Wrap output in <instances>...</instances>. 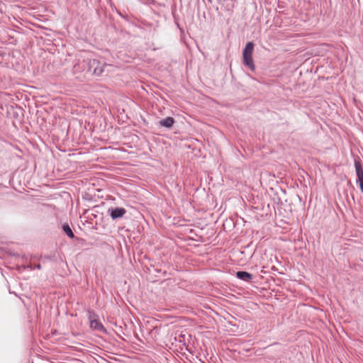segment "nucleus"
Here are the masks:
<instances>
[{
    "mask_svg": "<svg viewBox=\"0 0 363 363\" xmlns=\"http://www.w3.org/2000/svg\"><path fill=\"white\" fill-rule=\"evenodd\" d=\"M208 2L211 3L212 2V0H208Z\"/></svg>",
    "mask_w": 363,
    "mask_h": 363,
    "instance_id": "12",
    "label": "nucleus"
},
{
    "mask_svg": "<svg viewBox=\"0 0 363 363\" xmlns=\"http://www.w3.org/2000/svg\"><path fill=\"white\" fill-rule=\"evenodd\" d=\"M236 277L239 279L247 282H250L252 279V274L244 271H238L236 273Z\"/></svg>",
    "mask_w": 363,
    "mask_h": 363,
    "instance_id": "5",
    "label": "nucleus"
},
{
    "mask_svg": "<svg viewBox=\"0 0 363 363\" xmlns=\"http://www.w3.org/2000/svg\"><path fill=\"white\" fill-rule=\"evenodd\" d=\"M126 213V210L122 207L109 208L108 213L113 220L122 218Z\"/></svg>",
    "mask_w": 363,
    "mask_h": 363,
    "instance_id": "4",
    "label": "nucleus"
},
{
    "mask_svg": "<svg viewBox=\"0 0 363 363\" xmlns=\"http://www.w3.org/2000/svg\"><path fill=\"white\" fill-rule=\"evenodd\" d=\"M106 66V63L101 62L99 60L89 59V72H91L94 75L98 77L101 76Z\"/></svg>",
    "mask_w": 363,
    "mask_h": 363,
    "instance_id": "2",
    "label": "nucleus"
},
{
    "mask_svg": "<svg viewBox=\"0 0 363 363\" xmlns=\"http://www.w3.org/2000/svg\"><path fill=\"white\" fill-rule=\"evenodd\" d=\"M28 267H30L31 269H41V265L40 264H37L33 267H29V266H28Z\"/></svg>",
    "mask_w": 363,
    "mask_h": 363,
    "instance_id": "11",
    "label": "nucleus"
},
{
    "mask_svg": "<svg viewBox=\"0 0 363 363\" xmlns=\"http://www.w3.org/2000/svg\"><path fill=\"white\" fill-rule=\"evenodd\" d=\"M62 230L69 238H74V235L68 224H67V223L64 224L62 225Z\"/></svg>",
    "mask_w": 363,
    "mask_h": 363,
    "instance_id": "9",
    "label": "nucleus"
},
{
    "mask_svg": "<svg viewBox=\"0 0 363 363\" xmlns=\"http://www.w3.org/2000/svg\"><path fill=\"white\" fill-rule=\"evenodd\" d=\"M90 320V326L91 328L96 330L98 331H104L105 328L103 325L97 320L92 319L91 315H89Z\"/></svg>",
    "mask_w": 363,
    "mask_h": 363,
    "instance_id": "6",
    "label": "nucleus"
},
{
    "mask_svg": "<svg viewBox=\"0 0 363 363\" xmlns=\"http://www.w3.org/2000/svg\"><path fill=\"white\" fill-rule=\"evenodd\" d=\"M354 167L357 179L363 177V169L359 161L354 160Z\"/></svg>",
    "mask_w": 363,
    "mask_h": 363,
    "instance_id": "8",
    "label": "nucleus"
},
{
    "mask_svg": "<svg viewBox=\"0 0 363 363\" xmlns=\"http://www.w3.org/2000/svg\"><path fill=\"white\" fill-rule=\"evenodd\" d=\"M74 74L89 72V59L78 60L73 65Z\"/></svg>",
    "mask_w": 363,
    "mask_h": 363,
    "instance_id": "3",
    "label": "nucleus"
},
{
    "mask_svg": "<svg viewBox=\"0 0 363 363\" xmlns=\"http://www.w3.org/2000/svg\"><path fill=\"white\" fill-rule=\"evenodd\" d=\"M174 119L169 116L161 120L159 123L161 126L169 128L174 125Z\"/></svg>",
    "mask_w": 363,
    "mask_h": 363,
    "instance_id": "7",
    "label": "nucleus"
},
{
    "mask_svg": "<svg viewBox=\"0 0 363 363\" xmlns=\"http://www.w3.org/2000/svg\"><path fill=\"white\" fill-rule=\"evenodd\" d=\"M254 50V43L248 42L242 52L243 64L249 67L252 71H254L255 66L252 59V53Z\"/></svg>",
    "mask_w": 363,
    "mask_h": 363,
    "instance_id": "1",
    "label": "nucleus"
},
{
    "mask_svg": "<svg viewBox=\"0 0 363 363\" xmlns=\"http://www.w3.org/2000/svg\"><path fill=\"white\" fill-rule=\"evenodd\" d=\"M357 182L359 184V188L362 192H363V177L361 179H357Z\"/></svg>",
    "mask_w": 363,
    "mask_h": 363,
    "instance_id": "10",
    "label": "nucleus"
}]
</instances>
